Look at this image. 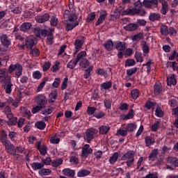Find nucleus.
Instances as JSON below:
<instances>
[{"mask_svg": "<svg viewBox=\"0 0 178 178\" xmlns=\"http://www.w3.org/2000/svg\"><path fill=\"white\" fill-rule=\"evenodd\" d=\"M134 156H136V152L129 150L122 156L121 161H126L127 168H132L134 165Z\"/></svg>", "mask_w": 178, "mask_h": 178, "instance_id": "obj_1", "label": "nucleus"}, {"mask_svg": "<svg viewBox=\"0 0 178 178\" xmlns=\"http://www.w3.org/2000/svg\"><path fill=\"white\" fill-rule=\"evenodd\" d=\"M13 72H15L17 77H20L23 74V65L19 63L11 64L8 67V72L12 74Z\"/></svg>", "mask_w": 178, "mask_h": 178, "instance_id": "obj_2", "label": "nucleus"}, {"mask_svg": "<svg viewBox=\"0 0 178 178\" xmlns=\"http://www.w3.org/2000/svg\"><path fill=\"white\" fill-rule=\"evenodd\" d=\"M98 134V129L94 128H90L86 130V134L83 136V138L87 143H91L92 140H94L95 136Z\"/></svg>", "mask_w": 178, "mask_h": 178, "instance_id": "obj_3", "label": "nucleus"}, {"mask_svg": "<svg viewBox=\"0 0 178 178\" xmlns=\"http://www.w3.org/2000/svg\"><path fill=\"white\" fill-rule=\"evenodd\" d=\"M5 147L6 152L7 154H10V155H16V148H15V145L10 142V140H7L2 143Z\"/></svg>", "mask_w": 178, "mask_h": 178, "instance_id": "obj_4", "label": "nucleus"}, {"mask_svg": "<svg viewBox=\"0 0 178 178\" xmlns=\"http://www.w3.org/2000/svg\"><path fill=\"white\" fill-rule=\"evenodd\" d=\"M167 163H168V164H170V165H167V169H170V170H175L174 168H178V157L169 156L167 159Z\"/></svg>", "mask_w": 178, "mask_h": 178, "instance_id": "obj_5", "label": "nucleus"}, {"mask_svg": "<svg viewBox=\"0 0 178 178\" xmlns=\"http://www.w3.org/2000/svg\"><path fill=\"white\" fill-rule=\"evenodd\" d=\"M35 102L37 105L45 108V105L48 103V99H47V97L44 95H39L35 98Z\"/></svg>", "mask_w": 178, "mask_h": 178, "instance_id": "obj_6", "label": "nucleus"}, {"mask_svg": "<svg viewBox=\"0 0 178 178\" xmlns=\"http://www.w3.org/2000/svg\"><path fill=\"white\" fill-rule=\"evenodd\" d=\"M63 18L67 19V22H76L77 20V15L69 10H65L63 15Z\"/></svg>", "mask_w": 178, "mask_h": 178, "instance_id": "obj_7", "label": "nucleus"}, {"mask_svg": "<svg viewBox=\"0 0 178 178\" xmlns=\"http://www.w3.org/2000/svg\"><path fill=\"white\" fill-rule=\"evenodd\" d=\"M50 17L51 16L49 15V13H46L37 15L35 20L37 23H45V22H48V20H49Z\"/></svg>", "mask_w": 178, "mask_h": 178, "instance_id": "obj_8", "label": "nucleus"}, {"mask_svg": "<svg viewBox=\"0 0 178 178\" xmlns=\"http://www.w3.org/2000/svg\"><path fill=\"white\" fill-rule=\"evenodd\" d=\"M42 37H47V44L49 45H52L53 44V40H54V34L52 33V31L43 29V31L42 32Z\"/></svg>", "mask_w": 178, "mask_h": 178, "instance_id": "obj_9", "label": "nucleus"}, {"mask_svg": "<svg viewBox=\"0 0 178 178\" xmlns=\"http://www.w3.org/2000/svg\"><path fill=\"white\" fill-rule=\"evenodd\" d=\"M90 154H92V149L90 147V145H84L81 150L82 158H87L90 155Z\"/></svg>", "mask_w": 178, "mask_h": 178, "instance_id": "obj_10", "label": "nucleus"}, {"mask_svg": "<svg viewBox=\"0 0 178 178\" xmlns=\"http://www.w3.org/2000/svg\"><path fill=\"white\" fill-rule=\"evenodd\" d=\"M10 80V76H8L4 79V88L6 94H10V92H12V87H13V84Z\"/></svg>", "mask_w": 178, "mask_h": 178, "instance_id": "obj_11", "label": "nucleus"}, {"mask_svg": "<svg viewBox=\"0 0 178 178\" xmlns=\"http://www.w3.org/2000/svg\"><path fill=\"white\" fill-rule=\"evenodd\" d=\"M83 40L76 39L74 43L75 47V52H74V55H76L80 49H81L83 45H84V37H82Z\"/></svg>", "mask_w": 178, "mask_h": 178, "instance_id": "obj_12", "label": "nucleus"}, {"mask_svg": "<svg viewBox=\"0 0 178 178\" xmlns=\"http://www.w3.org/2000/svg\"><path fill=\"white\" fill-rule=\"evenodd\" d=\"M106 16H108V13H106V10H102L100 12V16L95 23V26H99V24H102L105 19H106Z\"/></svg>", "mask_w": 178, "mask_h": 178, "instance_id": "obj_13", "label": "nucleus"}, {"mask_svg": "<svg viewBox=\"0 0 178 178\" xmlns=\"http://www.w3.org/2000/svg\"><path fill=\"white\" fill-rule=\"evenodd\" d=\"M0 41L5 47H9V45L12 44L10 40H9V38L8 37V35L5 33H2L0 35Z\"/></svg>", "mask_w": 178, "mask_h": 178, "instance_id": "obj_14", "label": "nucleus"}, {"mask_svg": "<svg viewBox=\"0 0 178 178\" xmlns=\"http://www.w3.org/2000/svg\"><path fill=\"white\" fill-rule=\"evenodd\" d=\"M31 27H33V24H31V23L24 22L20 25L19 30L20 31H22V33H29Z\"/></svg>", "mask_w": 178, "mask_h": 178, "instance_id": "obj_15", "label": "nucleus"}, {"mask_svg": "<svg viewBox=\"0 0 178 178\" xmlns=\"http://www.w3.org/2000/svg\"><path fill=\"white\" fill-rule=\"evenodd\" d=\"M155 105H156V102L152 101V99H149L146 102L145 104V108H147V109H152V111H154L155 115H156V110H155Z\"/></svg>", "mask_w": 178, "mask_h": 178, "instance_id": "obj_16", "label": "nucleus"}, {"mask_svg": "<svg viewBox=\"0 0 178 178\" xmlns=\"http://www.w3.org/2000/svg\"><path fill=\"white\" fill-rule=\"evenodd\" d=\"M159 1H160V3H161V4H162V8L161 10V14H163V15H166V14L168 11V1H166V0H159Z\"/></svg>", "mask_w": 178, "mask_h": 178, "instance_id": "obj_17", "label": "nucleus"}, {"mask_svg": "<svg viewBox=\"0 0 178 178\" xmlns=\"http://www.w3.org/2000/svg\"><path fill=\"white\" fill-rule=\"evenodd\" d=\"M153 5H156V0H144L143 6L147 9H151Z\"/></svg>", "mask_w": 178, "mask_h": 178, "instance_id": "obj_18", "label": "nucleus"}, {"mask_svg": "<svg viewBox=\"0 0 178 178\" xmlns=\"http://www.w3.org/2000/svg\"><path fill=\"white\" fill-rule=\"evenodd\" d=\"M7 119H8V121L7 122L8 126H15V124H17V117H15L13 114L7 117Z\"/></svg>", "mask_w": 178, "mask_h": 178, "instance_id": "obj_19", "label": "nucleus"}, {"mask_svg": "<svg viewBox=\"0 0 178 178\" xmlns=\"http://www.w3.org/2000/svg\"><path fill=\"white\" fill-rule=\"evenodd\" d=\"M25 45L27 49H33V47H34V39L31 37H27L26 38Z\"/></svg>", "mask_w": 178, "mask_h": 178, "instance_id": "obj_20", "label": "nucleus"}, {"mask_svg": "<svg viewBox=\"0 0 178 178\" xmlns=\"http://www.w3.org/2000/svg\"><path fill=\"white\" fill-rule=\"evenodd\" d=\"M115 47L118 51H124L126 49V42L117 41L115 42Z\"/></svg>", "mask_w": 178, "mask_h": 178, "instance_id": "obj_21", "label": "nucleus"}, {"mask_svg": "<svg viewBox=\"0 0 178 178\" xmlns=\"http://www.w3.org/2000/svg\"><path fill=\"white\" fill-rule=\"evenodd\" d=\"M76 26H79V22H70L66 24V31H70L71 30H73L74 27H76Z\"/></svg>", "mask_w": 178, "mask_h": 178, "instance_id": "obj_22", "label": "nucleus"}, {"mask_svg": "<svg viewBox=\"0 0 178 178\" xmlns=\"http://www.w3.org/2000/svg\"><path fill=\"white\" fill-rule=\"evenodd\" d=\"M138 29V24H129L124 26V30L126 31H136Z\"/></svg>", "mask_w": 178, "mask_h": 178, "instance_id": "obj_23", "label": "nucleus"}, {"mask_svg": "<svg viewBox=\"0 0 178 178\" xmlns=\"http://www.w3.org/2000/svg\"><path fill=\"white\" fill-rule=\"evenodd\" d=\"M109 130H111V127L102 125L99 128V133L102 135L108 134V133H109Z\"/></svg>", "mask_w": 178, "mask_h": 178, "instance_id": "obj_24", "label": "nucleus"}, {"mask_svg": "<svg viewBox=\"0 0 178 178\" xmlns=\"http://www.w3.org/2000/svg\"><path fill=\"white\" fill-rule=\"evenodd\" d=\"M63 173L64 176H67V177H74V170H70V168H65L63 170Z\"/></svg>", "mask_w": 178, "mask_h": 178, "instance_id": "obj_25", "label": "nucleus"}, {"mask_svg": "<svg viewBox=\"0 0 178 178\" xmlns=\"http://www.w3.org/2000/svg\"><path fill=\"white\" fill-rule=\"evenodd\" d=\"M167 84L169 86H171L172 85H177V81L175 79V74H172L170 76H168Z\"/></svg>", "mask_w": 178, "mask_h": 178, "instance_id": "obj_26", "label": "nucleus"}, {"mask_svg": "<svg viewBox=\"0 0 178 178\" xmlns=\"http://www.w3.org/2000/svg\"><path fill=\"white\" fill-rule=\"evenodd\" d=\"M123 15H138V8L127 9L124 10Z\"/></svg>", "mask_w": 178, "mask_h": 178, "instance_id": "obj_27", "label": "nucleus"}, {"mask_svg": "<svg viewBox=\"0 0 178 178\" xmlns=\"http://www.w3.org/2000/svg\"><path fill=\"white\" fill-rule=\"evenodd\" d=\"M103 46L106 51H112L113 49V42L111 40H108L104 43Z\"/></svg>", "mask_w": 178, "mask_h": 178, "instance_id": "obj_28", "label": "nucleus"}, {"mask_svg": "<svg viewBox=\"0 0 178 178\" xmlns=\"http://www.w3.org/2000/svg\"><path fill=\"white\" fill-rule=\"evenodd\" d=\"M141 47L143 51V55L145 56V55L149 52V47H148V44H147L146 41H142Z\"/></svg>", "mask_w": 178, "mask_h": 178, "instance_id": "obj_29", "label": "nucleus"}, {"mask_svg": "<svg viewBox=\"0 0 178 178\" xmlns=\"http://www.w3.org/2000/svg\"><path fill=\"white\" fill-rule=\"evenodd\" d=\"M145 141L146 147H150V145H152V144L155 143V138L152 136H146L145 138Z\"/></svg>", "mask_w": 178, "mask_h": 178, "instance_id": "obj_30", "label": "nucleus"}, {"mask_svg": "<svg viewBox=\"0 0 178 178\" xmlns=\"http://www.w3.org/2000/svg\"><path fill=\"white\" fill-rule=\"evenodd\" d=\"M88 175H91V172L84 169L80 170L77 173L78 177H85V176H88Z\"/></svg>", "mask_w": 178, "mask_h": 178, "instance_id": "obj_31", "label": "nucleus"}, {"mask_svg": "<svg viewBox=\"0 0 178 178\" xmlns=\"http://www.w3.org/2000/svg\"><path fill=\"white\" fill-rule=\"evenodd\" d=\"M31 167L33 170H38L44 168V164L42 163L34 162L31 164Z\"/></svg>", "mask_w": 178, "mask_h": 178, "instance_id": "obj_32", "label": "nucleus"}, {"mask_svg": "<svg viewBox=\"0 0 178 178\" xmlns=\"http://www.w3.org/2000/svg\"><path fill=\"white\" fill-rule=\"evenodd\" d=\"M118 158H119V153L115 152L109 159L111 165H115L116 161H118Z\"/></svg>", "mask_w": 178, "mask_h": 178, "instance_id": "obj_33", "label": "nucleus"}, {"mask_svg": "<svg viewBox=\"0 0 178 178\" xmlns=\"http://www.w3.org/2000/svg\"><path fill=\"white\" fill-rule=\"evenodd\" d=\"M101 88L103 90H109L112 88V82L111 81H106L100 84Z\"/></svg>", "mask_w": 178, "mask_h": 178, "instance_id": "obj_34", "label": "nucleus"}, {"mask_svg": "<svg viewBox=\"0 0 178 178\" xmlns=\"http://www.w3.org/2000/svg\"><path fill=\"white\" fill-rule=\"evenodd\" d=\"M87 56V52L86 51H82L80 53H79L76 57V62H80V60H83V59H85V56Z\"/></svg>", "mask_w": 178, "mask_h": 178, "instance_id": "obj_35", "label": "nucleus"}, {"mask_svg": "<svg viewBox=\"0 0 178 178\" xmlns=\"http://www.w3.org/2000/svg\"><path fill=\"white\" fill-rule=\"evenodd\" d=\"M140 97V90L138 89H134L131 91V97L132 99H137Z\"/></svg>", "mask_w": 178, "mask_h": 178, "instance_id": "obj_36", "label": "nucleus"}, {"mask_svg": "<svg viewBox=\"0 0 178 178\" xmlns=\"http://www.w3.org/2000/svg\"><path fill=\"white\" fill-rule=\"evenodd\" d=\"M79 66H81V67H83V69H86V67L90 66V61H88L87 58L82 59L79 62Z\"/></svg>", "mask_w": 178, "mask_h": 178, "instance_id": "obj_37", "label": "nucleus"}, {"mask_svg": "<svg viewBox=\"0 0 178 178\" xmlns=\"http://www.w3.org/2000/svg\"><path fill=\"white\" fill-rule=\"evenodd\" d=\"M134 118V111H133V108L129 110L128 113L127 115H124V120H127L129 119H133Z\"/></svg>", "mask_w": 178, "mask_h": 178, "instance_id": "obj_38", "label": "nucleus"}, {"mask_svg": "<svg viewBox=\"0 0 178 178\" xmlns=\"http://www.w3.org/2000/svg\"><path fill=\"white\" fill-rule=\"evenodd\" d=\"M35 126L37 129H39L40 130H44L45 127H47V124L42 121H39L35 122Z\"/></svg>", "mask_w": 178, "mask_h": 178, "instance_id": "obj_39", "label": "nucleus"}, {"mask_svg": "<svg viewBox=\"0 0 178 178\" xmlns=\"http://www.w3.org/2000/svg\"><path fill=\"white\" fill-rule=\"evenodd\" d=\"M137 129V124L135 123H129L126 127V130L128 131H134Z\"/></svg>", "mask_w": 178, "mask_h": 178, "instance_id": "obj_40", "label": "nucleus"}, {"mask_svg": "<svg viewBox=\"0 0 178 178\" xmlns=\"http://www.w3.org/2000/svg\"><path fill=\"white\" fill-rule=\"evenodd\" d=\"M58 23H59L58 17L56 16H51L50 18L51 26H53V27H56V26H58Z\"/></svg>", "mask_w": 178, "mask_h": 178, "instance_id": "obj_41", "label": "nucleus"}, {"mask_svg": "<svg viewBox=\"0 0 178 178\" xmlns=\"http://www.w3.org/2000/svg\"><path fill=\"white\" fill-rule=\"evenodd\" d=\"M9 140L8 139V134L5 132V131H3L1 132V135L0 136V141L3 144V143H6V141H8Z\"/></svg>", "mask_w": 178, "mask_h": 178, "instance_id": "obj_42", "label": "nucleus"}, {"mask_svg": "<svg viewBox=\"0 0 178 178\" xmlns=\"http://www.w3.org/2000/svg\"><path fill=\"white\" fill-rule=\"evenodd\" d=\"M3 112L6 115V118L10 116L11 115H13V113H12V108L9 106H6L4 108Z\"/></svg>", "mask_w": 178, "mask_h": 178, "instance_id": "obj_43", "label": "nucleus"}, {"mask_svg": "<svg viewBox=\"0 0 178 178\" xmlns=\"http://www.w3.org/2000/svg\"><path fill=\"white\" fill-rule=\"evenodd\" d=\"M138 69V68L136 67L134 68L127 70V76H128V77H131V76H133V74H136V73H137Z\"/></svg>", "mask_w": 178, "mask_h": 178, "instance_id": "obj_44", "label": "nucleus"}, {"mask_svg": "<svg viewBox=\"0 0 178 178\" xmlns=\"http://www.w3.org/2000/svg\"><path fill=\"white\" fill-rule=\"evenodd\" d=\"M10 9L13 13H15V15H20L22 13V8L21 7H13V6H10Z\"/></svg>", "mask_w": 178, "mask_h": 178, "instance_id": "obj_45", "label": "nucleus"}, {"mask_svg": "<svg viewBox=\"0 0 178 178\" xmlns=\"http://www.w3.org/2000/svg\"><path fill=\"white\" fill-rule=\"evenodd\" d=\"M39 173H40V175H42V176H49V175H51L52 173V171L48 168H43V169L40 170Z\"/></svg>", "mask_w": 178, "mask_h": 178, "instance_id": "obj_46", "label": "nucleus"}, {"mask_svg": "<svg viewBox=\"0 0 178 178\" xmlns=\"http://www.w3.org/2000/svg\"><path fill=\"white\" fill-rule=\"evenodd\" d=\"M104 106L106 109H111L112 108V99H105L104 100Z\"/></svg>", "mask_w": 178, "mask_h": 178, "instance_id": "obj_47", "label": "nucleus"}, {"mask_svg": "<svg viewBox=\"0 0 178 178\" xmlns=\"http://www.w3.org/2000/svg\"><path fill=\"white\" fill-rule=\"evenodd\" d=\"M44 31V30H41V28H34L33 29V33L35 35V37H41V35L42 36V32Z\"/></svg>", "mask_w": 178, "mask_h": 178, "instance_id": "obj_48", "label": "nucleus"}, {"mask_svg": "<svg viewBox=\"0 0 178 178\" xmlns=\"http://www.w3.org/2000/svg\"><path fill=\"white\" fill-rule=\"evenodd\" d=\"M92 69H94V67L90 66L88 69L86 70V72L83 75L84 79H88V77H90V76H91V72H92Z\"/></svg>", "mask_w": 178, "mask_h": 178, "instance_id": "obj_49", "label": "nucleus"}, {"mask_svg": "<svg viewBox=\"0 0 178 178\" xmlns=\"http://www.w3.org/2000/svg\"><path fill=\"white\" fill-rule=\"evenodd\" d=\"M77 63H79V62L76 59H75L74 60H71L67 63V67H68L69 69H74Z\"/></svg>", "mask_w": 178, "mask_h": 178, "instance_id": "obj_50", "label": "nucleus"}, {"mask_svg": "<svg viewBox=\"0 0 178 178\" xmlns=\"http://www.w3.org/2000/svg\"><path fill=\"white\" fill-rule=\"evenodd\" d=\"M63 161L62 159H56L51 162V166L53 168H58V166H60V165H62Z\"/></svg>", "mask_w": 178, "mask_h": 178, "instance_id": "obj_51", "label": "nucleus"}, {"mask_svg": "<svg viewBox=\"0 0 178 178\" xmlns=\"http://www.w3.org/2000/svg\"><path fill=\"white\" fill-rule=\"evenodd\" d=\"M8 76V70L6 68L1 69L0 70V79H6Z\"/></svg>", "mask_w": 178, "mask_h": 178, "instance_id": "obj_52", "label": "nucleus"}, {"mask_svg": "<svg viewBox=\"0 0 178 178\" xmlns=\"http://www.w3.org/2000/svg\"><path fill=\"white\" fill-rule=\"evenodd\" d=\"M134 65H136L134 59H127L125 62V67H130V66H134Z\"/></svg>", "mask_w": 178, "mask_h": 178, "instance_id": "obj_53", "label": "nucleus"}, {"mask_svg": "<svg viewBox=\"0 0 178 178\" xmlns=\"http://www.w3.org/2000/svg\"><path fill=\"white\" fill-rule=\"evenodd\" d=\"M135 58L137 62H140L141 63V62H143V54L140 52L138 51H136L135 52Z\"/></svg>", "mask_w": 178, "mask_h": 178, "instance_id": "obj_54", "label": "nucleus"}, {"mask_svg": "<svg viewBox=\"0 0 178 178\" xmlns=\"http://www.w3.org/2000/svg\"><path fill=\"white\" fill-rule=\"evenodd\" d=\"M160 31H161L162 35H168L169 34L168 28L166 25L161 26L160 28Z\"/></svg>", "mask_w": 178, "mask_h": 178, "instance_id": "obj_55", "label": "nucleus"}, {"mask_svg": "<svg viewBox=\"0 0 178 178\" xmlns=\"http://www.w3.org/2000/svg\"><path fill=\"white\" fill-rule=\"evenodd\" d=\"M60 65V63H59L58 61H56L55 64L51 67V72H53V73H56V72H58V70H59L60 69L59 67Z\"/></svg>", "mask_w": 178, "mask_h": 178, "instance_id": "obj_56", "label": "nucleus"}, {"mask_svg": "<svg viewBox=\"0 0 178 178\" xmlns=\"http://www.w3.org/2000/svg\"><path fill=\"white\" fill-rule=\"evenodd\" d=\"M42 109H45V108L40 105L35 106L32 108V113L33 114L38 113V112H40V111H42Z\"/></svg>", "mask_w": 178, "mask_h": 178, "instance_id": "obj_57", "label": "nucleus"}, {"mask_svg": "<svg viewBox=\"0 0 178 178\" xmlns=\"http://www.w3.org/2000/svg\"><path fill=\"white\" fill-rule=\"evenodd\" d=\"M156 159V149H154L149 156V161L154 162Z\"/></svg>", "mask_w": 178, "mask_h": 178, "instance_id": "obj_58", "label": "nucleus"}, {"mask_svg": "<svg viewBox=\"0 0 178 178\" xmlns=\"http://www.w3.org/2000/svg\"><path fill=\"white\" fill-rule=\"evenodd\" d=\"M95 12L90 13L87 17V23H91V22H93L95 19Z\"/></svg>", "mask_w": 178, "mask_h": 178, "instance_id": "obj_59", "label": "nucleus"}, {"mask_svg": "<svg viewBox=\"0 0 178 178\" xmlns=\"http://www.w3.org/2000/svg\"><path fill=\"white\" fill-rule=\"evenodd\" d=\"M127 129L124 130V129H118L117 131V136H122V137H126V136H127Z\"/></svg>", "mask_w": 178, "mask_h": 178, "instance_id": "obj_60", "label": "nucleus"}, {"mask_svg": "<svg viewBox=\"0 0 178 178\" xmlns=\"http://www.w3.org/2000/svg\"><path fill=\"white\" fill-rule=\"evenodd\" d=\"M54 107H50L49 108H46L44 111H42V115H51L52 112H54Z\"/></svg>", "mask_w": 178, "mask_h": 178, "instance_id": "obj_61", "label": "nucleus"}, {"mask_svg": "<svg viewBox=\"0 0 178 178\" xmlns=\"http://www.w3.org/2000/svg\"><path fill=\"white\" fill-rule=\"evenodd\" d=\"M38 149L40 152V155L44 156L47 154V146L43 145Z\"/></svg>", "mask_w": 178, "mask_h": 178, "instance_id": "obj_62", "label": "nucleus"}, {"mask_svg": "<svg viewBox=\"0 0 178 178\" xmlns=\"http://www.w3.org/2000/svg\"><path fill=\"white\" fill-rule=\"evenodd\" d=\"M119 109L120 111H128L129 110V104L127 103H122L120 104Z\"/></svg>", "mask_w": 178, "mask_h": 178, "instance_id": "obj_63", "label": "nucleus"}, {"mask_svg": "<svg viewBox=\"0 0 178 178\" xmlns=\"http://www.w3.org/2000/svg\"><path fill=\"white\" fill-rule=\"evenodd\" d=\"M165 113L159 106L157 104V117H163Z\"/></svg>", "mask_w": 178, "mask_h": 178, "instance_id": "obj_64", "label": "nucleus"}]
</instances>
